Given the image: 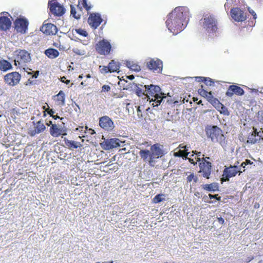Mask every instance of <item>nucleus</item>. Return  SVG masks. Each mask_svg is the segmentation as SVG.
Returning a JSON list of instances; mask_svg holds the SVG:
<instances>
[{"instance_id": "nucleus-1", "label": "nucleus", "mask_w": 263, "mask_h": 263, "mask_svg": "<svg viewBox=\"0 0 263 263\" xmlns=\"http://www.w3.org/2000/svg\"><path fill=\"white\" fill-rule=\"evenodd\" d=\"M189 17L190 12L187 7H177L167 15L165 23L170 32L177 34L185 28Z\"/></svg>"}, {"instance_id": "nucleus-2", "label": "nucleus", "mask_w": 263, "mask_h": 263, "mask_svg": "<svg viewBox=\"0 0 263 263\" xmlns=\"http://www.w3.org/2000/svg\"><path fill=\"white\" fill-rule=\"evenodd\" d=\"M145 91H146V98L149 102H153V106H158L162 102L163 98H165V94L161 91L160 87L157 85L151 84L144 85Z\"/></svg>"}, {"instance_id": "nucleus-3", "label": "nucleus", "mask_w": 263, "mask_h": 263, "mask_svg": "<svg viewBox=\"0 0 263 263\" xmlns=\"http://www.w3.org/2000/svg\"><path fill=\"white\" fill-rule=\"evenodd\" d=\"M151 151V152L147 149H141L139 152V155L144 162H148L150 166H154L155 159L162 156L163 153L158 144L152 145Z\"/></svg>"}, {"instance_id": "nucleus-4", "label": "nucleus", "mask_w": 263, "mask_h": 263, "mask_svg": "<svg viewBox=\"0 0 263 263\" xmlns=\"http://www.w3.org/2000/svg\"><path fill=\"white\" fill-rule=\"evenodd\" d=\"M205 132L207 137L213 142L219 143L221 145L224 143L225 138L223 132L217 126L208 125L205 127Z\"/></svg>"}, {"instance_id": "nucleus-5", "label": "nucleus", "mask_w": 263, "mask_h": 263, "mask_svg": "<svg viewBox=\"0 0 263 263\" xmlns=\"http://www.w3.org/2000/svg\"><path fill=\"white\" fill-rule=\"evenodd\" d=\"M200 24L208 33H215L218 30L217 20L213 15H204L200 21Z\"/></svg>"}, {"instance_id": "nucleus-6", "label": "nucleus", "mask_w": 263, "mask_h": 263, "mask_svg": "<svg viewBox=\"0 0 263 263\" xmlns=\"http://www.w3.org/2000/svg\"><path fill=\"white\" fill-rule=\"evenodd\" d=\"M95 49L98 53L100 55H107L110 53L111 46L109 41L103 39L96 44Z\"/></svg>"}, {"instance_id": "nucleus-7", "label": "nucleus", "mask_w": 263, "mask_h": 263, "mask_svg": "<svg viewBox=\"0 0 263 263\" xmlns=\"http://www.w3.org/2000/svg\"><path fill=\"white\" fill-rule=\"evenodd\" d=\"M201 88L198 90V92L201 96L206 98L207 101L216 108H219L220 106H223L219 101L213 96L211 91L208 92L204 89L202 85H201Z\"/></svg>"}, {"instance_id": "nucleus-8", "label": "nucleus", "mask_w": 263, "mask_h": 263, "mask_svg": "<svg viewBox=\"0 0 263 263\" xmlns=\"http://www.w3.org/2000/svg\"><path fill=\"white\" fill-rule=\"evenodd\" d=\"M29 22L25 17L17 18L14 22V29L17 33L21 34H25L27 33Z\"/></svg>"}, {"instance_id": "nucleus-9", "label": "nucleus", "mask_w": 263, "mask_h": 263, "mask_svg": "<svg viewBox=\"0 0 263 263\" xmlns=\"http://www.w3.org/2000/svg\"><path fill=\"white\" fill-rule=\"evenodd\" d=\"M48 7L50 12L54 15L60 16L65 12L64 7L57 2V0H49L48 3Z\"/></svg>"}, {"instance_id": "nucleus-10", "label": "nucleus", "mask_w": 263, "mask_h": 263, "mask_svg": "<svg viewBox=\"0 0 263 263\" xmlns=\"http://www.w3.org/2000/svg\"><path fill=\"white\" fill-rule=\"evenodd\" d=\"M241 168L237 165H231L224 168L221 178L222 181H228L229 179L232 177H234L237 173L239 174L242 172L240 171Z\"/></svg>"}, {"instance_id": "nucleus-11", "label": "nucleus", "mask_w": 263, "mask_h": 263, "mask_svg": "<svg viewBox=\"0 0 263 263\" xmlns=\"http://www.w3.org/2000/svg\"><path fill=\"white\" fill-rule=\"evenodd\" d=\"M147 68L155 73H161L163 69V63L159 59H151L146 62Z\"/></svg>"}, {"instance_id": "nucleus-12", "label": "nucleus", "mask_w": 263, "mask_h": 263, "mask_svg": "<svg viewBox=\"0 0 263 263\" xmlns=\"http://www.w3.org/2000/svg\"><path fill=\"white\" fill-rule=\"evenodd\" d=\"M30 53L25 50H21L18 51L14 60V64L15 66L21 67L24 64L30 62Z\"/></svg>"}, {"instance_id": "nucleus-13", "label": "nucleus", "mask_w": 263, "mask_h": 263, "mask_svg": "<svg viewBox=\"0 0 263 263\" xmlns=\"http://www.w3.org/2000/svg\"><path fill=\"white\" fill-rule=\"evenodd\" d=\"M199 173H201L204 178L209 179L212 172L211 163L205 160V158H202L199 164Z\"/></svg>"}, {"instance_id": "nucleus-14", "label": "nucleus", "mask_w": 263, "mask_h": 263, "mask_svg": "<svg viewBox=\"0 0 263 263\" xmlns=\"http://www.w3.org/2000/svg\"><path fill=\"white\" fill-rule=\"evenodd\" d=\"M103 22L101 15L99 13H91L89 14L87 22L93 29H96Z\"/></svg>"}, {"instance_id": "nucleus-15", "label": "nucleus", "mask_w": 263, "mask_h": 263, "mask_svg": "<svg viewBox=\"0 0 263 263\" xmlns=\"http://www.w3.org/2000/svg\"><path fill=\"white\" fill-rule=\"evenodd\" d=\"M99 124L102 129L107 132L112 131L115 127L114 122L107 116L99 118Z\"/></svg>"}, {"instance_id": "nucleus-16", "label": "nucleus", "mask_w": 263, "mask_h": 263, "mask_svg": "<svg viewBox=\"0 0 263 263\" xmlns=\"http://www.w3.org/2000/svg\"><path fill=\"white\" fill-rule=\"evenodd\" d=\"M21 74L17 72H12L7 74L4 77L5 82L10 86H15L20 81Z\"/></svg>"}, {"instance_id": "nucleus-17", "label": "nucleus", "mask_w": 263, "mask_h": 263, "mask_svg": "<svg viewBox=\"0 0 263 263\" xmlns=\"http://www.w3.org/2000/svg\"><path fill=\"white\" fill-rule=\"evenodd\" d=\"M121 143L122 142L118 138L107 139L102 143V147L105 150H109L120 146Z\"/></svg>"}, {"instance_id": "nucleus-18", "label": "nucleus", "mask_w": 263, "mask_h": 263, "mask_svg": "<svg viewBox=\"0 0 263 263\" xmlns=\"http://www.w3.org/2000/svg\"><path fill=\"white\" fill-rule=\"evenodd\" d=\"M232 17L237 22H243L247 19V16L242 10L239 8H233L231 10Z\"/></svg>"}, {"instance_id": "nucleus-19", "label": "nucleus", "mask_w": 263, "mask_h": 263, "mask_svg": "<svg viewBox=\"0 0 263 263\" xmlns=\"http://www.w3.org/2000/svg\"><path fill=\"white\" fill-rule=\"evenodd\" d=\"M50 135L53 137H58L61 135L65 136L67 135V129L65 127H59L58 125L52 124L49 129Z\"/></svg>"}, {"instance_id": "nucleus-20", "label": "nucleus", "mask_w": 263, "mask_h": 263, "mask_svg": "<svg viewBox=\"0 0 263 263\" xmlns=\"http://www.w3.org/2000/svg\"><path fill=\"white\" fill-rule=\"evenodd\" d=\"M40 30L47 35H55L58 32L57 26L51 23L44 24Z\"/></svg>"}, {"instance_id": "nucleus-21", "label": "nucleus", "mask_w": 263, "mask_h": 263, "mask_svg": "<svg viewBox=\"0 0 263 263\" xmlns=\"http://www.w3.org/2000/svg\"><path fill=\"white\" fill-rule=\"evenodd\" d=\"M245 91L240 87L232 85L229 86L226 93L227 96L232 97L234 94L237 96H242L244 94Z\"/></svg>"}, {"instance_id": "nucleus-22", "label": "nucleus", "mask_w": 263, "mask_h": 263, "mask_svg": "<svg viewBox=\"0 0 263 263\" xmlns=\"http://www.w3.org/2000/svg\"><path fill=\"white\" fill-rule=\"evenodd\" d=\"M11 21L8 16H0V30L7 31L11 28Z\"/></svg>"}, {"instance_id": "nucleus-23", "label": "nucleus", "mask_w": 263, "mask_h": 263, "mask_svg": "<svg viewBox=\"0 0 263 263\" xmlns=\"http://www.w3.org/2000/svg\"><path fill=\"white\" fill-rule=\"evenodd\" d=\"M82 13V7H78L77 10L76 8L73 5H70V15L76 19H79L81 17Z\"/></svg>"}, {"instance_id": "nucleus-24", "label": "nucleus", "mask_w": 263, "mask_h": 263, "mask_svg": "<svg viewBox=\"0 0 263 263\" xmlns=\"http://www.w3.org/2000/svg\"><path fill=\"white\" fill-rule=\"evenodd\" d=\"M108 65L110 73L119 72L121 64L118 61L112 60L109 63Z\"/></svg>"}, {"instance_id": "nucleus-25", "label": "nucleus", "mask_w": 263, "mask_h": 263, "mask_svg": "<svg viewBox=\"0 0 263 263\" xmlns=\"http://www.w3.org/2000/svg\"><path fill=\"white\" fill-rule=\"evenodd\" d=\"M45 54L49 58L53 59L59 55V51L54 48H48L45 51Z\"/></svg>"}, {"instance_id": "nucleus-26", "label": "nucleus", "mask_w": 263, "mask_h": 263, "mask_svg": "<svg viewBox=\"0 0 263 263\" xmlns=\"http://www.w3.org/2000/svg\"><path fill=\"white\" fill-rule=\"evenodd\" d=\"M64 141L66 146L70 149L77 148L82 146V144L79 142L69 140L66 138H65Z\"/></svg>"}, {"instance_id": "nucleus-27", "label": "nucleus", "mask_w": 263, "mask_h": 263, "mask_svg": "<svg viewBox=\"0 0 263 263\" xmlns=\"http://www.w3.org/2000/svg\"><path fill=\"white\" fill-rule=\"evenodd\" d=\"M56 101L58 102V105L64 106L65 104V95L63 91L60 90L59 92L55 96Z\"/></svg>"}, {"instance_id": "nucleus-28", "label": "nucleus", "mask_w": 263, "mask_h": 263, "mask_svg": "<svg viewBox=\"0 0 263 263\" xmlns=\"http://www.w3.org/2000/svg\"><path fill=\"white\" fill-rule=\"evenodd\" d=\"M12 66L10 62L5 60L0 61V70L6 71L12 69Z\"/></svg>"}, {"instance_id": "nucleus-29", "label": "nucleus", "mask_w": 263, "mask_h": 263, "mask_svg": "<svg viewBox=\"0 0 263 263\" xmlns=\"http://www.w3.org/2000/svg\"><path fill=\"white\" fill-rule=\"evenodd\" d=\"M202 188L208 191H216L218 190V185L217 183H212L203 185Z\"/></svg>"}, {"instance_id": "nucleus-30", "label": "nucleus", "mask_w": 263, "mask_h": 263, "mask_svg": "<svg viewBox=\"0 0 263 263\" xmlns=\"http://www.w3.org/2000/svg\"><path fill=\"white\" fill-rule=\"evenodd\" d=\"M126 66L130 69L136 72L140 71L141 70L140 66L138 65L137 64L134 63L133 62H127Z\"/></svg>"}, {"instance_id": "nucleus-31", "label": "nucleus", "mask_w": 263, "mask_h": 263, "mask_svg": "<svg viewBox=\"0 0 263 263\" xmlns=\"http://www.w3.org/2000/svg\"><path fill=\"white\" fill-rule=\"evenodd\" d=\"M46 129L45 125L41 121L36 122V126L35 127V133L39 134L44 132Z\"/></svg>"}, {"instance_id": "nucleus-32", "label": "nucleus", "mask_w": 263, "mask_h": 263, "mask_svg": "<svg viewBox=\"0 0 263 263\" xmlns=\"http://www.w3.org/2000/svg\"><path fill=\"white\" fill-rule=\"evenodd\" d=\"M188 149H180L178 152L174 153V156L176 157H181L182 158H186L189 154L187 152Z\"/></svg>"}, {"instance_id": "nucleus-33", "label": "nucleus", "mask_w": 263, "mask_h": 263, "mask_svg": "<svg viewBox=\"0 0 263 263\" xmlns=\"http://www.w3.org/2000/svg\"><path fill=\"white\" fill-rule=\"evenodd\" d=\"M80 5L84 8L87 11H89L91 9V6L87 4L86 0H79L77 7H80Z\"/></svg>"}, {"instance_id": "nucleus-34", "label": "nucleus", "mask_w": 263, "mask_h": 263, "mask_svg": "<svg viewBox=\"0 0 263 263\" xmlns=\"http://www.w3.org/2000/svg\"><path fill=\"white\" fill-rule=\"evenodd\" d=\"M164 196L165 195L163 194H159L156 195L153 199V202L154 203H158L161 202V201L165 200L164 198H162V197Z\"/></svg>"}, {"instance_id": "nucleus-35", "label": "nucleus", "mask_w": 263, "mask_h": 263, "mask_svg": "<svg viewBox=\"0 0 263 263\" xmlns=\"http://www.w3.org/2000/svg\"><path fill=\"white\" fill-rule=\"evenodd\" d=\"M256 137H255L252 134H251L248 136L247 143L251 144L256 143L258 141L260 140L259 139L256 138Z\"/></svg>"}, {"instance_id": "nucleus-36", "label": "nucleus", "mask_w": 263, "mask_h": 263, "mask_svg": "<svg viewBox=\"0 0 263 263\" xmlns=\"http://www.w3.org/2000/svg\"><path fill=\"white\" fill-rule=\"evenodd\" d=\"M186 180L187 182H191L192 181H193L195 183H196L198 179L197 176L194 175L193 173H191L187 177Z\"/></svg>"}, {"instance_id": "nucleus-37", "label": "nucleus", "mask_w": 263, "mask_h": 263, "mask_svg": "<svg viewBox=\"0 0 263 263\" xmlns=\"http://www.w3.org/2000/svg\"><path fill=\"white\" fill-rule=\"evenodd\" d=\"M74 31L76 33L82 36L86 37L88 35L87 31L81 28L76 29Z\"/></svg>"}, {"instance_id": "nucleus-38", "label": "nucleus", "mask_w": 263, "mask_h": 263, "mask_svg": "<svg viewBox=\"0 0 263 263\" xmlns=\"http://www.w3.org/2000/svg\"><path fill=\"white\" fill-rule=\"evenodd\" d=\"M135 91L136 93L139 97H141L143 95L146 96V91H145V90L142 89L141 88L138 87V86H137Z\"/></svg>"}, {"instance_id": "nucleus-39", "label": "nucleus", "mask_w": 263, "mask_h": 263, "mask_svg": "<svg viewBox=\"0 0 263 263\" xmlns=\"http://www.w3.org/2000/svg\"><path fill=\"white\" fill-rule=\"evenodd\" d=\"M205 81H204V83L207 86H212L214 84V81L212 79L208 78V77H205Z\"/></svg>"}, {"instance_id": "nucleus-40", "label": "nucleus", "mask_w": 263, "mask_h": 263, "mask_svg": "<svg viewBox=\"0 0 263 263\" xmlns=\"http://www.w3.org/2000/svg\"><path fill=\"white\" fill-rule=\"evenodd\" d=\"M253 132H252V133L251 134L254 135L255 137H258L259 139H260L261 138L263 139V137H262L263 136H262L261 135H260V131L258 132L257 130V128L254 127H253Z\"/></svg>"}, {"instance_id": "nucleus-41", "label": "nucleus", "mask_w": 263, "mask_h": 263, "mask_svg": "<svg viewBox=\"0 0 263 263\" xmlns=\"http://www.w3.org/2000/svg\"><path fill=\"white\" fill-rule=\"evenodd\" d=\"M257 120L261 123V124H263V110L259 111L257 113Z\"/></svg>"}, {"instance_id": "nucleus-42", "label": "nucleus", "mask_w": 263, "mask_h": 263, "mask_svg": "<svg viewBox=\"0 0 263 263\" xmlns=\"http://www.w3.org/2000/svg\"><path fill=\"white\" fill-rule=\"evenodd\" d=\"M100 71L101 72H104L105 73L110 72V69H109L108 65L107 66H100Z\"/></svg>"}, {"instance_id": "nucleus-43", "label": "nucleus", "mask_w": 263, "mask_h": 263, "mask_svg": "<svg viewBox=\"0 0 263 263\" xmlns=\"http://www.w3.org/2000/svg\"><path fill=\"white\" fill-rule=\"evenodd\" d=\"M141 107H142V108L144 109V107L143 106L141 107L140 106H139L137 107V115H138L139 118H143V116L142 115V110L141 109Z\"/></svg>"}, {"instance_id": "nucleus-44", "label": "nucleus", "mask_w": 263, "mask_h": 263, "mask_svg": "<svg viewBox=\"0 0 263 263\" xmlns=\"http://www.w3.org/2000/svg\"><path fill=\"white\" fill-rule=\"evenodd\" d=\"M85 129L84 130L83 126H79L76 129L75 131H78L81 133H86V130L88 129V127L85 126Z\"/></svg>"}, {"instance_id": "nucleus-45", "label": "nucleus", "mask_w": 263, "mask_h": 263, "mask_svg": "<svg viewBox=\"0 0 263 263\" xmlns=\"http://www.w3.org/2000/svg\"><path fill=\"white\" fill-rule=\"evenodd\" d=\"M73 52L76 54L80 55H83L85 54V51L84 50H80V49H77V48L74 49H73Z\"/></svg>"}, {"instance_id": "nucleus-46", "label": "nucleus", "mask_w": 263, "mask_h": 263, "mask_svg": "<svg viewBox=\"0 0 263 263\" xmlns=\"http://www.w3.org/2000/svg\"><path fill=\"white\" fill-rule=\"evenodd\" d=\"M209 197H210V198L211 199H213V198H215L218 201H220L221 200V197L218 196V194L212 195V194H210L209 195Z\"/></svg>"}, {"instance_id": "nucleus-47", "label": "nucleus", "mask_w": 263, "mask_h": 263, "mask_svg": "<svg viewBox=\"0 0 263 263\" xmlns=\"http://www.w3.org/2000/svg\"><path fill=\"white\" fill-rule=\"evenodd\" d=\"M110 87L109 85H104L102 87V91L108 92V91H110Z\"/></svg>"}, {"instance_id": "nucleus-48", "label": "nucleus", "mask_w": 263, "mask_h": 263, "mask_svg": "<svg viewBox=\"0 0 263 263\" xmlns=\"http://www.w3.org/2000/svg\"><path fill=\"white\" fill-rule=\"evenodd\" d=\"M195 80L198 82H203L205 80V77H196Z\"/></svg>"}, {"instance_id": "nucleus-49", "label": "nucleus", "mask_w": 263, "mask_h": 263, "mask_svg": "<svg viewBox=\"0 0 263 263\" xmlns=\"http://www.w3.org/2000/svg\"><path fill=\"white\" fill-rule=\"evenodd\" d=\"M248 11H249V13L253 15V18L254 20H255L257 18V15H256V14L255 12V11L250 8H248Z\"/></svg>"}, {"instance_id": "nucleus-50", "label": "nucleus", "mask_w": 263, "mask_h": 263, "mask_svg": "<svg viewBox=\"0 0 263 263\" xmlns=\"http://www.w3.org/2000/svg\"><path fill=\"white\" fill-rule=\"evenodd\" d=\"M46 111L52 117L54 115V111L52 109H50L49 108L46 109Z\"/></svg>"}, {"instance_id": "nucleus-51", "label": "nucleus", "mask_w": 263, "mask_h": 263, "mask_svg": "<svg viewBox=\"0 0 263 263\" xmlns=\"http://www.w3.org/2000/svg\"><path fill=\"white\" fill-rule=\"evenodd\" d=\"M61 81L63 83H66V84H68L70 83V81L66 80V78L65 77H63L61 78Z\"/></svg>"}, {"instance_id": "nucleus-52", "label": "nucleus", "mask_w": 263, "mask_h": 263, "mask_svg": "<svg viewBox=\"0 0 263 263\" xmlns=\"http://www.w3.org/2000/svg\"><path fill=\"white\" fill-rule=\"evenodd\" d=\"M217 220H218V221L221 223V224H223L224 222V220L223 218H222V217H218L217 218Z\"/></svg>"}, {"instance_id": "nucleus-53", "label": "nucleus", "mask_w": 263, "mask_h": 263, "mask_svg": "<svg viewBox=\"0 0 263 263\" xmlns=\"http://www.w3.org/2000/svg\"><path fill=\"white\" fill-rule=\"evenodd\" d=\"M179 147L183 149H188L186 145H183V144L179 145Z\"/></svg>"}, {"instance_id": "nucleus-54", "label": "nucleus", "mask_w": 263, "mask_h": 263, "mask_svg": "<svg viewBox=\"0 0 263 263\" xmlns=\"http://www.w3.org/2000/svg\"><path fill=\"white\" fill-rule=\"evenodd\" d=\"M52 118L54 119V120H57L58 119H60L61 120L63 119V118H60L59 116L58 115H53L52 117Z\"/></svg>"}, {"instance_id": "nucleus-55", "label": "nucleus", "mask_w": 263, "mask_h": 263, "mask_svg": "<svg viewBox=\"0 0 263 263\" xmlns=\"http://www.w3.org/2000/svg\"><path fill=\"white\" fill-rule=\"evenodd\" d=\"M245 162L246 163V165L253 164V162H251L249 159H246V161H245Z\"/></svg>"}, {"instance_id": "nucleus-56", "label": "nucleus", "mask_w": 263, "mask_h": 263, "mask_svg": "<svg viewBox=\"0 0 263 263\" xmlns=\"http://www.w3.org/2000/svg\"><path fill=\"white\" fill-rule=\"evenodd\" d=\"M39 71H35L34 74L33 75L32 77L34 78H36L37 77V76H39Z\"/></svg>"}, {"instance_id": "nucleus-57", "label": "nucleus", "mask_w": 263, "mask_h": 263, "mask_svg": "<svg viewBox=\"0 0 263 263\" xmlns=\"http://www.w3.org/2000/svg\"><path fill=\"white\" fill-rule=\"evenodd\" d=\"M88 130H89V133L90 135H93V134H95V130L91 128H89L88 129Z\"/></svg>"}, {"instance_id": "nucleus-58", "label": "nucleus", "mask_w": 263, "mask_h": 263, "mask_svg": "<svg viewBox=\"0 0 263 263\" xmlns=\"http://www.w3.org/2000/svg\"><path fill=\"white\" fill-rule=\"evenodd\" d=\"M246 165H246V163H245V162H243L241 164L240 166H239V167H242L243 168H245Z\"/></svg>"}, {"instance_id": "nucleus-59", "label": "nucleus", "mask_w": 263, "mask_h": 263, "mask_svg": "<svg viewBox=\"0 0 263 263\" xmlns=\"http://www.w3.org/2000/svg\"><path fill=\"white\" fill-rule=\"evenodd\" d=\"M127 78L129 80H132L134 79L135 77H134V75H130V76H128Z\"/></svg>"}, {"instance_id": "nucleus-60", "label": "nucleus", "mask_w": 263, "mask_h": 263, "mask_svg": "<svg viewBox=\"0 0 263 263\" xmlns=\"http://www.w3.org/2000/svg\"><path fill=\"white\" fill-rule=\"evenodd\" d=\"M52 124H52V122L51 121H50L48 123H46V125L47 126H50V125L52 126Z\"/></svg>"}, {"instance_id": "nucleus-61", "label": "nucleus", "mask_w": 263, "mask_h": 263, "mask_svg": "<svg viewBox=\"0 0 263 263\" xmlns=\"http://www.w3.org/2000/svg\"><path fill=\"white\" fill-rule=\"evenodd\" d=\"M259 206V204L258 203H256L254 205L255 208H258Z\"/></svg>"}, {"instance_id": "nucleus-62", "label": "nucleus", "mask_w": 263, "mask_h": 263, "mask_svg": "<svg viewBox=\"0 0 263 263\" xmlns=\"http://www.w3.org/2000/svg\"><path fill=\"white\" fill-rule=\"evenodd\" d=\"M189 161H190L191 163H193V164H195V162H194L193 159H190H190H189Z\"/></svg>"}, {"instance_id": "nucleus-63", "label": "nucleus", "mask_w": 263, "mask_h": 263, "mask_svg": "<svg viewBox=\"0 0 263 263\" xmlns=\"http://www.w3.org/2000/svg\"><path fill=\"white\" fill-rule=\"evenodd\" d=\"M196 155H197V157H199L201 156V152L197 153H196Z\"/></svg>"}, {"instance_id": "nucleus-64", "label": "nucleus", "mask_w": 263, "mask_h": 263, "mask_svg": "<svg viewBox=\"0 0 263 263\" xmlns=\"http://www.w3.org/2000/svg\"><path fill=\"white\" fill-rule=\"evenodd\" d=\"M102 263H113V261H110L109 262H103Z\"/></svg>"}]
</instances>
